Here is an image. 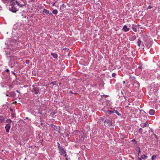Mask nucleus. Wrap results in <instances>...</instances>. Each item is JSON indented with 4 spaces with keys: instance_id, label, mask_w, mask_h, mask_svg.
<instances>
[{
    "instance_id": "4c0bfd02",
    "label": "nucleus",
    "mask_w": 160,
    "mask_h": 160,
    "mask_svg": "<svg viewBox=\"0 0 160 160\" xmlns=\"http://www.w3.org/2000/svg\"><path fill=\"white\" fill-rule=\"evenodd\" d=\"M2 10V7L0 6V10Z\"/></svg>"
},
{
    "instance_id": "bb28decb",
    "label": "nucleus",
    "mask_w": 160,
    "mask_h": 160,
    "mask_svg": "<svg viewBox=\"0 0 160 160\" xmlns=\"http://www.w3.org/2000/svg\"><path fill=\"white\" fill-rule=\"evenodd\" d=\"M58 150L60 149V148H62V146H60V144L58 142Z\"/></svg>"
},
{
    "instance_id": "393cba45",
    "label": "nucleus",
    "mask_w": 160,
    "mask_h": 160,
    "mask_svg": "<svg viewBox=\"0 0 160 160\" xmlns=\"http://www.w3.org/2000/svg\"><path fill=\"white\" fill-rule=\"evenodd\" d=\"M7 123H11L12 122L11 119H7Z\"/></svg>"
},
{
    "instance_id": "20e7f679",
    "label": "nucleus",
    "mask_w": 160,
    "mask_h": 160,
    "mask_svg": "<svg viewBox=\"0 0 160 160\" xmlns=\"http://www.w3.org/2000/svg\"><path fill=\"white\" fill-rule=\"evenodd\" d=\"M11 126L9 123L7 124L5 127V129L6 132L8 133L9 132V129Z\"/></svg>"
},
{
    "instance_id": "473e14b6",
    "label": "nucleus",
    "mask_w": 160,
    "mask_h": 160,
    "mask_svg": "<svg viewBox=\"0 0 160 160\" xmlns=\"http://www.w3.org/2000/svg\"><path fill=\"white\" fill-rule=\"evenodd\" d=\"M138 158V160H142V158H141H141L139 157Z\"/></svg>"
},
{
    "instance_id": "423d86ee",
    "label": "nucleus",
    "mask_w": 160,
    "mask_h": 160,
    "mask_svg": "<svg viewBox=\"0 0 160 160\" xmlns=\"http://www.w3.org/2000/svg\"><path fill=\"white\" fill-rule=\"evenodd\" d=\"M130 30V28H128V26L126 25H124L122 28V30L125 32H127L128 31H129Z\"/></svg>"
},
{
    "instance_id": "ea45409f",
    "label": "nucleus",
    "mask_w": 160,
    "mask_h": 160,
    "mask_svg": "<svg viewBox=\"0 0 160 160\" xmlns=\"http://www.w3.org/2000/svg\"><path fill=\"white\" fill-rule=\"evenodd\" d=\"M55 2H54V3L53 4H52V6H54L55 5Z\"/></svg>"
},
{
    "instance_id": "c9c22d12",
    "label": "nucleus",
    "mask_w": 160,
    "mask_h": 160,
    "mask_svg": "<svg viewBox=\"0 0 160 160\" xmlns=\"http://www.w3.org/2000/svg\"><path fill=\"white\" fill-rule=\"evenodd\" d=\"M154 135H155V137L156 138H157L158 139V138H157V136H156V134H155Z\"/></svg>"
},
{
    "instance_id": "9b49d317",
    "label": "nucleus",
    "mask_w": 160,
    "mask_h": 160,
    "mask_svg": "<svg viewBox=\"0 0 160 160\" xmlns=\"http://www.w3.org/2000/svg\"><path fill=\"white\" fill-rule=\"evenodd\" d=\"M149 113L151 115H153L155 113V111L153 109H151L149 111Z\"/></svg>"
},
{
    "instance_id": "58836bf2",
    "label": "nucleus",
    "mask_w": 160,
    "mask_h": 160,
    "mask_svg": "<svg viewBox=\"0 0 160 160\" xmlns=\"http://www.w3.org/2000/svg\"><path fill=\"white\" fill-rule=\"evenodd\" d=\"M125 81H123V83L124 84H125Z\"/></svg>"
},
{
    "instance_id": "aec40b11",
    "label": "nucleus",
    "mask_w": 160,
    "mask_h": 160,
    "mask_svg": "<svg viewBox=\"0 0 160 160\" xmlns=\"http://www.w3.org/2000/svg\"><path fill=\"white\" fill-rule=\"evenodd\" d=\"M141 158L143 159H146L147 158V156L145 154H143L141 156Z\"/></svg>"
},
{
    "instance_id": "6e6552de",
    "label": "nucleus",
    "mask_w": 160,
    "mask_h": 160,
    "mask_svg": "<svg viewBox=\"0 0 160 160\" xmlns=\"http://www.w3.org/2000/svg\"><path fill=\"white\" fill-rule=\"evenodd\" d=\"M9 10L13 12H16L17 11V9L14 7H11L9 8Z\"/></svg>"
},
{
    "instance_id": "72a5a7b5",
    "label": "nucleus",
    "mask_w": 160,
    "mask_h": 160,
    "mask_svg": "<svg viewBox=\"0 0 160 160\" xmlns=\"http://www.w3.org/2000/svg\"><path fill=\"white\" fill-rule=\"evenodd\" d=\"M10 110L11 111H12V109L11 108H10Z\"/></svg>"
},
{
    "instance_id": "cd10ccee",
    "label": "nucleus",
    "mask_w": 160,
    "mask_h": 160,
    "mask_svg": "<svg viewBox=\"0 0 160 160\" xmlns=\"http://www.w3.org/2000/svg\"><path fill=\"white\" fill-rule=\"evenodd\" d=\"M116 75V73H113L112 74V76L113 77H114Z\"/></svg>"
},
{
    "instance_id": "2f4dec72",
    "label": "nucleus",
    "mask_w": 160,
    "mask_h": 160,
    "mask_svg": "<svg viewBox=\"0 0 160 160\" xmlns=\"http://www.w3.org/2000/svg\"><path fill=\"white\" fill-rule=\"evenodd\" d=\"M69 92H70V93H71L72 94H74L73 92H72L71 91H70Z\"/></svg>"
},
{
    "instance_id": "b1692460",
    "label": "nucleus",
    "mask_w": 160,
    "mask_h": 160,
    "mask_svg": "<svg viewBox=\"0 0 160 160\" xmlns=\"http://www.w3.org/2000/svg\"><path fill=\"white\" fill-rule=\"evenodd\" d=\"M10 4L11 5L12 7H14V5L15 4V2H10Z\"/></svg>"
},
{
    "instance_id": "f257e3e1",
    "label": "nucleus",
    "mask_w": 160,
    "mask_h": 160,
    "mask_svg": "<svg viewBox=\"0 0 160 160\" xmlns=\"http://www.w3.org/2000/svg\"><path fill=\"white\" fill-rule=\"evenodd\" d=\"M104 122L105 126H108L109 127L112 126V122L109 120H105L104 121Z\"/></svg>"
},
{
    "instance_id": "37998d69",
    "label": "nucleus",
    "mask_w": 160,
    "mask_h": 160,
    "mask_svg": "<svg viewBox=\"0 0 160 160\" xmlns=\"http://www.w3.org/2000/svg\"><path fill=\"white\" fill-rule=\"evenodd\" d=\"M136 141L134 139H133V140H132V141Z\"/></svg>"
},
{
    "instance_id": "c756f323",
    "label": "nucleus",
    "mask_w": 160,
    "mask_h": 160,
    "mask_svg": "<svg viewBox=\"0 0 160 160\" xmlns=\"http://www.w3.org/2000/svg\"><path fill=\"white\" fill-rule=\"evenodd\" d=\"M144 124L147 126L148 125V123L147 122H146L145 123H144Z\"/></svg>"
},
{
    "instance_id": "2eb2a0df",
    "label": "nucleus",
    "mask_w": 160,
    "mask_h": 160,
    "mask_svg": "<svg viewBox=\"0 0 160 160\" xmlns=\"http://www.w3.org/2000/svg\"><path fill=\"white\" fill-rule=\"evenodd\" d=\"M43 12L45 13L47 15L49 13V11L45 8L43 9Z\"/></svg>"
},
{
    "instance_id": "79ce46f5",
    "label": "nucleus",
    "mask_w": 160,
    "mask_h": 160,
    "mask_svg": "<svg viewBox=\"0 0 160 160\" xmlns=\"http://www.w3.org/2000/svg\"><path fill=\"white\" fill-rule=\"evenodd\" d=\"M26 63H27V62H29V61L28 60H26Z\"/></svg>"
},
{
    "instance_id": "7c9ffc66",
    "label": "nucleus",
    "mask_w": 160,
    "mask_h": 160,
    "mask_svg": "<svg viewBox=\"0 0 160 160\" xmlns=\"http://www.w3.org/2000/svg\"><path fill=\"white\" fill-rule=\"evenodd\" d=\"M6 72H9V69H7L6 70Z\"/></svg>"
},
{
    "instance_id": "4468645a",
    "label": "nucleus",
    "mask_w": 160,
    "mask_h": 160,
    "mask_svg": "<svg viewBox=\"0 0 160 160\" xmlns=\"http://www.w3.org/2000/svg\"><path fill=\"white\" fill-rule=\"evenodd\" d=\"M51 55L55 58H58V56L56 53H52Z\"/></svg>"
},
{
    "instance_id": "a878e982",
    "label": "nucleus",
    "mask_w": 160,
    "mask_h": 160,
    "mask_svg": "<svg viewBox=\"0 0 160 160\" xmlns=\"http://www.w3.org/2000/svg\"><path fill=\"white\" fill-rule=\"evenodd\" d=\"M140 126H141L142 128H144V127H146V125H145L144 123H142L141 124H140Z\"/></svg>"
},
{
    "instance_id": "6ab92c4d",
    "label": "nucleus",
    "mask_w": 160,
    "mask_h": 160,
    "mask_svg": "<svg viewBox=\"0 0 160 160\" xmlns=\"http://www.w3.org/2000/svg\"><path fill=\"white\" fill-rule=\"evenodd\" d=\"M113 113L114 112V113H116L117 114L118 116H120L121 115L116 110H114L113 111Z\"/></svg>"
},
{
    "instance_id": "a18cd8bd",
    "label": "nucleus",
    "mask_w": 160,
    "mask_h": 160,
    "mask_svg": "<svg viewBox=\"0 0 160 160\" xmlns=\"http://www.w3.org/2000/svg\"><path fill=\"white\" fill-rule=\"evenodd\" d=\"M13 117H14V115L12 116Z\"/></svg>"
},
{
    "instance_id": "ddd939ff",
    "label": "nucleus",
    "mask_w": 160,
    "mask_h": 160,
    "mask_svg": "<svg viewBox=\"0 0 160 160\" xmlns=\"http://www.w3.org/2000/svg\"><path fill=\"white\" fill-rule=\"evenodd\" d=\"M64 8H65V5L64 4H63L60 7V10L61 11L63 12Z\"/></svg>"
},
{
    "instance_id": "9d476101",
    "label": "nucleus",
    "mask_w": 160,
    "mask_h": 160,
    "mask_svg": "<svg viewBox=\"0 0 160 160\" xmlns=\"http://www.w3.org/2000/svg\"><path fill=\"white\" fill-rule=\"evenodd\" d=\"M136 37L134 35H132L130 36L129 37V39L131 41H134L136 39Z\"/></svg>"
},
{
    "instance_id": "5701e85b",
    "label": "nucleus",
    "mask_w": 160,
    "mask_h": 160,
    "mask_svg": "<svg viewBox=\"0 0 160 160\" xmlns=\"http://www.w3.org/2000/svg\"><path fill=\"white\" fill-rule=\"evenodd\" d=\"M107 113H108L109 114H111L113 113V111H111L110 110H108L107 112Z\"/></svg>"
},
{
    "instance_id": "39448f33",
    "label": "nucleus",
    "mask_w": 160,
    "mask_h": 160,
    "mask_svg": "<svg viewBox=\"0 0 160 160\" xmlns=\"http://www.w3.org/2000/svg\"><path fill=\"white\" fill-rule=\"evenodd\" d=\"M137 43L139 47L141 46H144L143 42L139 38L138 39Z\"/></svg>"
},
{
    "instance_id": "a211bd4d",
    "label": "nucleus",
    "mask_w": 160,
    "mask_h": 160,
    "mask_svg": "<svg viewBox=\"0 0 160 160\" xmlns=\"http://www.w3.org/2000/svg\"><path fill=\"white\" fill-rule=\"evenodd\" d=\"M52 12L54 14H56L58 13V11L57 9H54L52 11Z\"/></svg>"
},
{
    "instance_id": "dca6fc26",
    "label": "nucleus",
    "mask_w": 160,
    "mask_h": 160,
    "mask_svg": "<svg viewBox=\"0 0 160 160\" xmlns=\"http://www.w3.org/2000/svg\"><path fill=\"white\" fill-rule=\"evenodd\" d=\"M15 2H16V3L18 5V6H19L20 7H22L23 6H24V5H23V4H20L17 1H15Z\"/></svg>"
},
{
    "instance_id": "f3484780",
    "label": "nucleus",
    "mask_w": 160,
    "mask_h": 160,
    "mask_svg": "<svg viewBox=\"0 0 160 160\" xmlns=\"http://www.w3.org/2000/svg\"><path fill=\"white\" fill-rule=\"evenodd\" d=\"M158 156L156 155H153L152 157V160H154Z\"/></svg>"
},
{
    "instance_id": "412c9836",
    "label": "nucleus",
    "mask_w": 160,
    "mask_h": 160,
    "mask_svg": "<svg viewBox=\"0 0 160 160\" xmlns=\"http://www.w3.org/2000/svg\"><path fill=\"white\" fill-rule=\"evenodd\" d=\"M4 119V118L2 116H0V120L1 122H2Z\"/></svg>"
},
{
    "instance_id": "c03bdc74",
    "label": "nucleus",
    "mask_w": 160,
    "mask_h": 160,
    "mask_svg": "<svg viewBox=\"0 0 160 160\" xmlns=\"http://www.w3.org/2000/svg\"><path fill=\"white\" fill-rule=\"evenodd\" d=\"M16 92H17L19 93V92H18V90H17V91H16Z\"/></svg>"
},
{
    "instance_id": "f8f14e48",
    "label": "nucleus",
    "mask_w": 160,
    "mask_h": 160,
    "mask_svg": "<svg viewBox=\"0 0 160 160\" xmlns=\"http://www.w3.org/2000/svg\"><path fill=\"white\" fill-rule=\"evenodd\" d=\"M146 130L143 132V130L142 128H140L138 130V132L141 134H142L143 133H145L146 132Z\"/></svg>"
},
{
    "instance_id": "f704fd0d",
    "label": "nucleus",
    "mask_w": 160,
    "mask_h": 160,
    "mask_svg": "<svg viewBox=\"0 0 160 160\" xmlns=\"http://www.w3.org/2000/svg\"><path fill=\"white\" fill-rule=\"evenodd\" d=\"M138 152V154L139 155V153L140 152V149H139V150Z\"/></svg>"
},
{
    "instance_id": "1a4fd4ad",
    "label": "nucleus",
    "mask_w": 160,
    "mask_h": 160,
    "mask_svg": "<svg viewBox=\"0 0 160 160\" xmlns=\"http://www.w3.org/2000/svg\"><path fill=\"white\" fill-rule=\"evenodd\" d=\"M52 128H53V130L56 131L57 132H59V128L58 127H57L55 125H52Z\"/></svg>"
},
{
    "instance_id": "c85d7f7f",
    "label": "nucleus",
    "mask_w": 160,
    "mask_h": 160,
    "mask_svg": "<svg viewBox=\"0 0 160 160\" xmlns=\"http://www.w3.org/2000/svg\"><path fill=\"white\" fill-rule=\"evenodd\" d=\"M152 8V7H151L150 6H149L148 9H150Z\"/></svg>"
},
{
    "instance_id": "e433bc0d",
    "label": "nucleus",
    "mask_w": 160,
    "mask_h": 160,
    "mask_svg": "<svg viewBox=\"0 0 160 160\" xmlns=\"http://www.w3.org/2000/svg\"><path fill=\"white\" fill-rule=\"evenodd\" d=\"M14 1H15V0H10V2H13Z\"/></svg>"
},
{
    "instance_id": "7ed1b4c3",
    "label": "nucleus",
    "mask_w": 160,
    "mask_h": 160,
    "mask_svg": "<svg viewBox=\"0 0 160 160\" xmlns=\"http://www.w3.org/2000/svg\"><path fill=\"white\" fill-rule=\"evenodd\" d=\"M32 92L35 94H37L39 91V89L38 88H34L32 90Z\"/></svg>"
},
{
    "instance_id": "a19ab883",
    "label": "nucleus",
    "mask_w": 160,
    "mask_h": 160,
    "mask_svg": "<svg viewBox=\"0 0 160 160\" xmlns=\"http://www.w3.org/2000/svg\"><path fill=\"white\" fill-rule=\"evenodd\" d=\"M5 2H7L8 0H3Z\"/></svg>"
},
{
    "instance_id": "0eeeda50",
    "label": "nucleus",
    "mask_w": 160,
    "mask_h": 160,
    "mask_svg": "<svg viewBox=\"0 0 160 160\" xmlns=\"http://www.w3.org/2000/svg\"><path fill=\"white\" fill-rule=\"evenodd\" d=\"M137 27L138 26L137 25L133 24L132 26V28L134 31L136 32L137 31Z\"/></svg>"
},
{
    "instance_id": "f03ea898",
    "label": "nucleus",
    "mask_w": 160,
    "mask_h": 160,
    "mask_svg": "<svg viewBox=\"0 0 160 160\" xmlns=\"http://www.w3.org/2000/svg\"><path fill=\"white\" fill-rule=\"evenodd\" d=\"M59 153L62 156L64 155L66 153V151L64 150V148L62 147V148H60L59 150Z\"/></svg>"
},
{
    "instance_id": "4be33fe9",
    "label": "nucleus",
    "mask_w": 160,
    "mask_h": 160,
    "mask_svg": "<svg viewBox=\"0 0 160 160\" xmlns=\"http://www.w3.org/2000/svg\"><path fill=\"white\" fill-rule=\"evenodd\" d=\"M65 158V160H68V156L67 155V154L66 153L64 155H63Z\"/></svg>"
}]
</instances>
